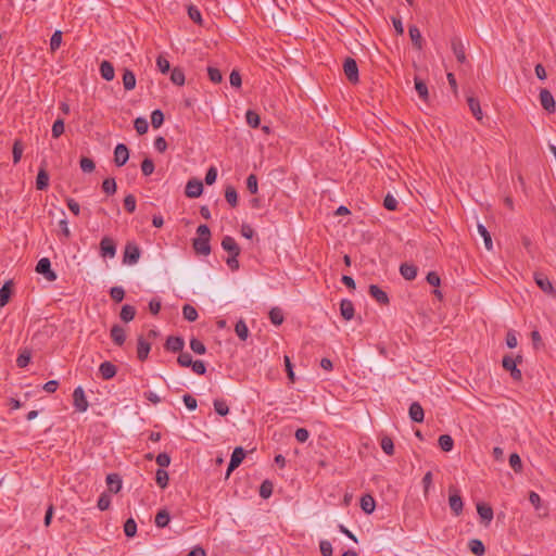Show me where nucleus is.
Masks as SVG:
<instances>
[{
  "label": "nucleus",
  "instance_id": "nucleus-1",
  "mask_svg": "<svg viewBox=\"0 0 556 556\" xmlns=\"http://www.w3.org/2000/svg\"><path fill=\"white\" fill-rule=\"evenodd\" d=\"M198 237L193 240V249L198 254L208 255L211 253V231L207 225H200L197 229Z\"/></svg>",
  "mask_w": 556,
  "mask_h": 556
},
{
  "label": "nucleus",
  "instance_id": "nucleus-2",
  "mask_svg": "<svg viewBox=\"0 0 556 556\" xmlns=\"http://www.w3.org/2000/svg\"><path fill=\"white\" fill-rule=\"evenodd\" d=\"M448 505L455 516H459L463 513L464 502L458 490L450 489Z\"/></svg>",
  "mask_w": 556,
  "mask_h": 556
},
{
  "label": "nucleus",
  "instance_id": "nucleus-3",
  "mask_svg": "<svg viewBox=\"0 0 556 556\" xmlns=\"http://www.w3.org/2000/svg\"><path fill=\"white\" fill-rule=\"evenodd\" d=\"M36 271L43 275L48 281H54L56 279V275L51 269V262L48 257H42L38 261Z\"/></svg>",
  "mask_w": 556,
  "mask_h": 556
},
{
  "label": "nucleus",
  "instance_id": "nucleus-4",
  "mask_svg": "<svg viewBox=\"0 0 556 556\" xmlns=\"http://www.w3.org/2000/svg\"><path fill=\"white\" fill-rule=\"evenodd\" d=\"M140 257V250L135 243H127L124 251L123 262L128 265H135Z\"/></svg>",
  "mask_w": 556,
  "mask_h": 556
},
{
  "label": "nucleus",
  "instance_id": "nucleus-5",
  "mask_svg": "<svg viewBox=\"0 0 556 556\" xmlns=\"http://www.w3.org/2000/svg\"><path fill=\"white\" fill-rule=\"evenodd\" d=\"M529 502L533 505L534 509L538 511L539 518L548 517V507H547V505H545L542 502L541 496L536 492L531 491L529 493Z\"/></svg>",
  "mask_w": 556,
  "mask_h": 556
},
{
  "label": "nucleus",
  "instance_id": "nucleus-6",
  "mask_svg": "<svg viewBox=\"0 0 556 556\" xmlns=\"http://www.w3.org/2000/svg\"><path fill=\"white\" fill-rule=\"evenodd\" d=\"M74 407L76 410L84 413L88 409V401L84 389L79 386L73 392Z\"/></svg>",
  "mask_w": 556,
  "mask_h": 556
},
{
  "label": "nucleus",
  "instance_id": "nucleus-7",
  "mask_svg": "<svg viewBox=\"0 0 556 556\" xmlns=\"http://www.w3.org/2000/svg\"><path fill=\"white\" fill-rule=\"evenodd\" d=\"M100 254L102 257L113 258L116 254V245L110 237L102 238L100 242Z\"/></svg>",
  "mask_w": 556,
  "mask_h": 556
},
{
  "label": "nucleus",
  "instance_id": "nucleus-8",
  "mask_svg": "<svg viewBox=\"0 0 556 556\" xmlns=\"http://www.w3.org/2000/svg\"><path fill=\"white\" fill-rule=\"evenodd\" d=\"M344 74L351 83L358 81V67L355 60L348 58L343 64Z\"/></svg>",
  "mask_w": 556,
  "mask_h": 556
},
{
  "label": "nucleus",
  "instance_id": "nucleus-9",
  "mask_svg": "<svg viewBox=\"0 0 556 556\" xmlns=\"http://www.w3.org/2000/svg\"><path fill=\"white\" fill-rule=\"evenodd\" d=\"M540 102L542 108L546 110L548 113H553L555 111V99L547 89H542L540 91Z\"/></svg>",
  "mask_w": 556,
  "mask_h": 556
},
{
  "label": "nucleus",
  "instance_id": "nucleus-10",
  "mask_svg": "<svg viewBox=\"0 0 556 556\" xmlns=\"http://www.w3.org/2000/svg\"><path fill=\"white\" fill-rule=\"evenodd\" d=\"M203 185L198 179H190L186 185V195L188 198L194 199L202 194Z\"/></svg>",
  "mask_w": 556,
  "mask_h": 556
},
{
  "label": "nucleus",
  "instance_id": "nucleus-11",
  "mask_svg": "<svg viewBox=\"0 0 556 556\" xmlns=\"http://www.w3.org/2000/svg\"><path fill=\"white\" fill-rule=\"evenodd\" d=\"M244 456H245V452L241 446H238L233 450L229 465H228V469H227V477L230 475V472L233 469H236L242 463Z\"/></svg>",
  "mask_w": 556,
  "mask_h": 556
},
{
  "label": "nucleus",
  "instance_id": "nucleus-12",
  "mask_svg": "<svg viewBox=\"0 0 556 556\" xmlns=\"http://www.w3.org/2000/svg\"><path fill=\"white\" fill-rule=\"evenodd\" d=\"M129 159V152L124 143H118L114 149V162L117 166H123Z\"/></svg>",
  "mask_w": 556,
  "mask_h": 556
},
{
  "label": "nucleus",
  "instance_id": "nucleus-13",
  "mask_svg": "<svg viewBox=\"0 0 556 556\" xmlns=\"http://www.w3.org/2000/svg\"><path fill=\"white\" fill-rule=\"evenodd\" d=\"M502 364L506 370L510 371V375L515 380L521 379V371L517 368L516 361L513 357L505 356Z\"/></svg>",
  "mask_w": 556,
  "mask_h": 556
},
{
  "label": "nucleus",
  "instance_id": "nucleus-14",
  "mask_svg": "<svg viewBox=\"0 0 556 556\" xmlns=\"http://www.w3.org/2000/svg\"><path fill=\"white\" fill-rule=\"evenodd\" d=\"M222 247L225 251H227L229 254L239 255L240 254V248L237 244L236 240L230 236H225L222 240Z\"/></svg>",
  "mask_w": 556,
  "mask_h": 556
},
{
  "label": "nucleus",
  "instance_id": "nucleus-15",
  "mask_svg": "<svg viewBox=\"0 0 556 556\" xmlns=\"http://www.w3.org/2000/svg\"><path fill=\"white\" fill-rule=\"evenodd\" d=\"M151 350V344L146 341L142 337L138 338V344H137V356L140 361H144Z\"/></svg>",
  "mask_w": 556,
  "mask_h": 556
},
{
  "label": "nucleus",
  "instance_id": "nucleus-16",
  "mask_svg": "<svg viewBox=\"0 0 556 556\" xmlns=\"http://www.w3.org/2000/svg\"><path fill=\"white\" fill-rule=\"evenodd\" d=\"M369 294L380 304H387L389 302L388 294L376 285L369 286Z\"/></svg>",
  "mask_w": 556,
  "mask_h": 556
},
{
  "label": "nucleus",
  "instance_id": "nucleus-17",
  "mask_svg": "<svg viewBox=\"0 0 556 556\" xmlns=\"http://www.w3.org/2000/svg\"><path fill=\"white\" fill-rule=\"evenodd\" d=\"M184 346L185 342L180 337H168L165 343V348L170 352H179Z\"/></svg>",
  "mask_w": 556,
  "mask_h": 556
},
{
  "label": "nucleus",
  "instance_id": "nucleus-18",
  "mask_svg": "<svg viewBox=\"0 0 556 556\" xmlns=\"http://www.w3.org/2000/svg\"><path fill=\"white\" fill-rule=\"evenodd\" d=\"M409 417L415 422H421L424 420L425 414L421 405L417 402H414L409 406Z\"/></svg>",
  "mask_w": 556,
  "mask_h": 556
},
{
  "label": "nucleus",
  "instance_id": "nucleus-19",
  "mask_svg": "<svg viewBox=\"0 0 556 556\" xmlns=\"http://www.w3.org/2000/svg\"><path fill=\"white\" fill-rule=\"evenodd\" d=\"M477 513L480 516V518L486 523H490L493 519V509L489 505H485L483 503L477 504Z\"/></svg>",
  "mask_w": 556,
  "mask_h": 556
},
{
  "label": "nucleus",
  "instance_id": "nucleus-20",
  "mask_svg": "<svg viewBox=\"0 0 556 556\" xmlns=\"http://www.w3.org/2000/svg\"><path fill=\"white\" fill-rule=\"evenodd\" d=\"M99 371L103 379L109 380L116 375V367L111 362H103L99 367Z\"/></svg>",
  "mask_w": 556,
  "mask_h": 556
},
{
  "label": "nucleus",
  "instance_id": "nucleus-21",
  "mask_svg": "<svg viewBox=\"0 0 556 556\" xmlns=\"http://www.w3.org/2000/svg\"><path fill=\"white\" fill-rule=\"evenodd\" d=\"M340 312L344 319L351 320L354 317V305L350 300H342L340 303Z\"/></svg>",
  "mask_w": 556,
  "mask_h": 556
},
{
  "label": "nucleus",
  "instance_id": "nucleus-22",
  "mask_svg": "<svg viewBox=\"0 0 556 556\" xmlns=\"http://www.w3.org/2000/svg\"><path fill=\"white\" fill-rule=\"evenodd\" d=\"M452 50L459 63L466 62L465 48L460 40H458V39L452 40Z\"/></svg>",
  "mask_w": 556,
  "mask_h": 556
},
{
  "label": "nucleus",
  "instance_id": "nucleus-23",
  "mask_svg": "<svg viewBox=\"0 0 556 556\" xmlns=\"http://www.w3.org/2000/svg\"><path fill=\"white\" fill-rule=\"evenodd\" d=\"M111 338L115 344L123 345L126 340L125 330L118 325L113 326L111 329Z\"/></svg>",
  "mask_w": 556,
  "mask_h": 556
},
{
  "label": "nucleus",
  "instance_id": "nucleus-24",
  "mask_svg": "<svg viewBox=\"0 0 556 556\" xmlns=\"http://www.w3.org/2000/svg\"><path fill=\"white\" fill-rule=\"evenodd\" d=\"M100 73L103 79L111 81L114 79V67L109 61H102L100 64Z\"/></svg>",
  "mask_w": 556,
  "mask_h": 556
},
{
  "label": "nucleus",
  "instance_id": "nucleus-25",
  "mask_svg": "<svg viewBox=\"0 0 556 556\" xmlns=\"http://www.w3.org/2000/svg\"><path fill=\"white\" fill-rule=\"evenodd\" d=\"M123 86L127 91H130L136 87V76L134 72L128 68H125L123 73Z\"/></svg>",
  "mask_w": 556,
  "mask_h": 556
},
{
  "label": "nucleus",
  "instance_id": "nucleus-26",
  "mask_svg": "<svg viewBox=\"0 0 556 556\" xmlns=\"http://www.w3.org/2000/svg\"><path fill=\"white\" fill-rule=\"evenodd\" d=\"M408 33H409V37H410V40L413 41L414 46L417 49H421L424 40H422L421 33H420L419 28L415 25H412L408 28Z\"/></svg>",
  "mask_w": 556,
  "mask_h": 556
},
{
  "label": "nucleus",
  "instance_id": "nucleus-27",
  "mask_svg": "<svg viewBox=\"0 0 556 556\" xmlns=\"http://www.w3.org/2000/svg\"><path fill=\"white\" fill-rule=\"evenodd\" d=\"M467 102H468L469 109H470L471 113L473 114V116L478 121H481L483 117V113H482L479 101L473 97H468Z\"/></svg>",
  "mask_w": 556,
  "mask_h": 556
},
{
  "label": "nucleus",
  "instance_id": "nucleus-28",
  "mask_svg": "<svg viewBox=\"0 0 556 556\" xmlns=\"http://www.w3.org/2000/svg\"><path fill=\"white\" fill-rule=\"evenodd\" d=\"M535 282L545 293H553L554 288L547 277L543 275H535Z\"/></svg>",
  "mask_w": 556,
  "mask_h": 556
},
{
  "label": "nucleus",
  "instance_id": "nucleus-29",
  "mask_svg": "<svg viewBox=\"0 0 556 556\" xmlns=\"http://www.w3.org/2000/svg\"><path fill=\"white\" fill-rule=\"evenodd\" d=\"M400 273L406 280H413L417 276V268L410 264H402Z\"/></svg>",
  "mask_w": 556,
  "mask_h": 556
},
{
  "label": "nucleus",
  "instance_id": "nucleus-30",
  "mask_svg": "<svg viewBox=\"0 0 556 556\" xmlns=\"http://www.w3.org/2000/svg\"><path fill=\"white\" fill-rule=\"evenodd\" d=\"M414 84H415V90L417 91L419 97L424 101H427L429 98V91H428L427 85L418 77H415Z\"/></svg>",
  "mask_w": 556,
  "mask_h": 556
},
{
  "label": "nucleus",
  "instance_id": "nucleus-31",
  "mask_svg": "<svg viewBox=\"0 0 556 556\" xmlns=\"http://www.w3.org/2000/svg\"><path fill=\"white\" fill-rule=\"evenodd\" d=\"M477 229L479 235L483 238L485 249L491 251L493 249V242L486 227L482 224H478Z\"/></svg>",
  "mask_w": 556,
  "mask_h": 556
},
{
  "label": "nucleus",
  "instance_id": "nucleus-32",
  "mask_svg": "<svg viewBox=\"0 0 556 556\" xmlns=\"http://www.w3.org/2000/svg\"><path fill=\"white\" fill-rule=\"evenodd\" d=\"M361 507L366 514H371L375 510L376 503L371 495H364L361 498Z\"/></svg>",
  "mask_w": 556,
  "mask_h": 556
},
{
  "label": "nucleus",
  "instance_id": "nucleus-33",
  "mask_svg": "<svg viewBox=\"0 0 556 556\" xmlns=\"http://www.w3.org/2000/svg\"><path fill=\"white\" fill-rule=\"evenodd\" d=\"M136 309L134 306L125 304L121 309V319L125 323L131 321L135 318Z\"/></svg>",
  "mask_w": 556,
  "mask_h": 556
},
{
  "label": "nucleus",
  "instance_id": "nucleus-34",
  "mask_svg": "<svg viewBox=\"0 0 556 556\" xmlns=\"http://www.w3.org/2000/svg\"><path fill=\"white\" fill-rule=\"evenodd\" d=\"M49 185V175L45 169H40L38 172L37 178H36V187L38 190H45Z\"/></svg>",
  "mask_w": 556,
  "mask_h": 556
},
{
  "label": "nucleus",
  "instance_id": "nucleus-35",
  "mask_svg": "<svg viewBox=\"0 0 556 556\" xmlns=\"http://www.w3.org/2000/svg\"><path fill=\"white\" fill-rule=\"evenodd\" d=\"M106 483L110 486L111 491L117 493L122 488V481L118 475L111 473L106 477Z\"/></svg>",
  "mask_w": 556,
  "mask_h": 556
},
{
  "label": "nucleus",
  "instance_id": "nucleus-36",
  "mask_svg": "<svg viewBox=\"0 0 556 556\" xmlns=\"http://www.w3.org/2000/svg\"><path fill=\"white\" fill-rule=\"evenodd\" d=\"M439 446L444 451V452H450L453 450V446H454V441L452 439L451 435L448 434H442L439 437Z\"/></svg>",
  "mask_w": 556,
  "mask_h": 556
},
{
  "label": "nucleus",
  "instance_id": "nucleus-37",
  "mask_svg": "<svg viewBox=\"0 0 556 556\" xmlns=\"http://www.w3.org/2000/svg\"><path fill=\"white\" fill-rule=\"evenodd\" d=\"M11 281H7L1 288H0V306H4L8 304L10 296H11Z\"/></svg>",
  "mask_w": 556,
  "mask_h": 556
},
{
  "label": "nucleus",
  "instance_id": "nucleus-38",
  "mask_svg": "<svg viewBox=\"0 0 556 556\" xmlns=\"http://www.w3.org/2000/svg\"><path fill=\"white\" fill-rule=\"evenodd\" d=\"M182 315L188 321H194L199 316L197 309L190 304H185L182 306Z\"/></svg>",
  "mask_w": 556,
  "mask_h": 556
},
{
  "label": "nucleus",
  "instance_id": "nucleus-39",
  "mask_svg": "<svg viewBox=\"0 0 556 556\" xmlns=\"http://www.w3.org/2000/svg\"><path fill=\"white\" fill-rule=\"evenodd\" d=\"M168 473L165 469H157L155 472V481L157 485L162 489L166 488L168 484Z\"/></svg>",
  "mask_w": 556,
  "mask_h": 556
},
{
  "label": "nucleus",
  "instance_id": "nucleus-40",
  "mask_svg": "<svg viewBox=\"0 0 556 556\" xmlns=\"http://www.w3.org/2000/svg\"><path fill=\"white\" fill-rule=\"evenodd\" d=\"M269 319L276 326L281 325L283 323L282 311L279 307L271 308L269 312Z\"/></svg>",
  "mask_w": 556,
  "mask_h": 556
},
{
  "label": "nucleus",
  "instance_id": "nucleus-41",
  "mask_svg": "<svg viewBox=\"0 0 556 556\" xmlns=\"http://www.w3.org/2000/svg\"><path fill=\"white\" fill-rule=\"evenodd\" d=\"M226 201L231 205L236 206L238 204V193L232 186H228L225 190Z\"/></svg>",
  "mask_w": 556,
  "mask_h": 556
},
{
  "label": "nucleus",
  "instance_id": "nucleus-42",
  "mask_svg": "<svg viewBox=\"0 0 556 556\" xmlns=\"http://www.w3.org/2000/svg\"><path fill=\"white\" fill-rule=\"evenodd\" d=\"M24 147L20 140H15L12 149L13 163L17 164L23 155Z\"/></svg>",
  "mask_w": 556,
  "mask_h": 556
},
{
  "label": "nucleus",
  "instance_id": "nucleus-43",
  "mask_svg": "<svg viewBox=\"0 0 556 556\" xmlns=\"http://www.w3.org/2000/svg\"><path fill=\"white\" fill-rule=\"evenodd\" d=\"M235 331H236L237 336L243 341L247 340L249 337V329H248L247 324L243 320H239L236 324Z\"/></svg>",
  "mask_w": 556,
  "mask_h": 556
},
{
  "label": "nucleus",
  "instance_id": "nucleus-44",
  "mask_svg": "<svg viewBox=\"0 0 556 556\" xmlns=\"http://www.w3.org/2000/svg\"><path fill=\"white\" fill-rule=\"evenodd\" d=\"M170 520L169 514L166 510H160L155 517V525L159 528H164Z\"/></svg>",
  "mask_w": 556,
  "mask_h": 556
},
{
  "label": "nucleus",
  "instance_id": "nucleus-45",
  "mask_svg": "<svg viewBox=\"0 0 556 556\" xmlns=\"http://www.w3.org/2000/svg\"><path fill=\"white\" fill-rule=\"evenodd\" d=\"M469 548L477 556H482L485 551L483 543L477 539L470 540Z\"/></svg>",
  "mask_w": 556,
  "mask_h": 556
},
{
  "label": "nucleus",
  "instance_id": "nucleus-46",
  "mask_svg": "<svg viewBox=\"0 0 556 556\" xmlns=\"http://www.w3.org/2000/svg\"><path fill=\"white\" fill-rule=\"evenodd\" d=\"M509 465L515 472L519 473L522 471V462L517 453H513L509 456Z\"/></svg>",
  "mask_w": 556,
  "mask_h": 556
},
{
  "label": "nucleus",
  "instance_id": "nucleus-47",
  "mask_svg": "<svg viewBox=\"0 0 556 556\" xmlns=\"http://www.w3.org/2000/svg\"><path fill=\"white\" fill-rule=\"evenodd\" d=\"M164 122V114L161 110L156 109L151 113V124L154 128L161 127Z\"/></svg>",
  "mask_w": 556,
  "mask_h": 556
},
{
  "label": "nucleus",
  "instance_id": "nucleus-48",
  "mask_svg": "<svg viewBox=\"0 0 556 556\" xmlns=\"http://www.w3.org/2000/svg\"><path fill=\"white\" fill-rule=\"evenodd\" d=\"M245 118H247V123L249 126H251L252 128H257L260 126V116L257 113H255L254 111H247V114H245Z\"/></svg>",
  "mask_w": 556,
  "mask_h": 556
},
{
  "label": "nucleus",
  "instance_id": "nucleus-49",
  "mask_svg": "<svg viewBox=\"0 0 556 556\" xmlns=\"http://www.w3.org/2000/svg\"><path fill=\"white\" fill-rule=\"evenodd\" d=\"M124 532H125L126 536H128V538L135 536V534L137 532V523L132 518H129L126 520V522L124 525Z\"/></svg>",
  "mask_w": 556,
  "mask_h": 556
},
{
  "label": "nucleus",
  "instance_id": "nucleus-50",
  "mask_svg": "<svg viewBox=\"0 0 556 556\" xmlns=\"http://www.w3.org/2000/svg\"><path fill=\"white\" fill-rule=\"evenodd\" d=\"M170 80L177 86H182L185 84L184 72L179 68H174L170 73Z\"/></svg>",
  "mask_w": 556,
  "mask_h": 556
},
{
  "label": "nucleus",
  "instance_id": "nucleus-51",
  "mask_svg": "<svg viewBox=\"0 0 556 556\" xmlns=\"http://www.w3.org/2000/svg\"><path fill=\"white\" fill-rule=\"evenodd\" d=\"M135 129L137 130V132L139 135H143L148 131V128H149V124H148V121L143 117H137L135 119Z\"/></svg>",
  "mask_w": 556,
  "mask_h": 556
},
{
  "label": "nucleus",
  "instance_id": "nucleus-52",
  "mask_svg": "<svg viewBox=\"0 0 556 556\" xmlns=\"http://www.w3.org/2000/svg\"><path fill=\"white\" fill-rule=\"evenodd\" d=\"M190 349L195 353V354H199V355H203L205 354L206 352V348L205 345L198 339L195 338H192L190 340Z\"/></svg>",
  "mask_w": 556,
  "mask_h": 556
},
{
  "label": "nucleus",
  "instance_id": "nucleus-53",
  "mask_svg": "<svg viewBox=\"0 0 556 556\" xmlns=\"http://www.w3.org/2000/svg\"><path fill=\"white\" fill-rule=\"evenodd\" d=\"M380 445H381L382 451L386 454H388V455H392L393 454V452H394V444H393V441H392L391 438L383 437L381 439Z\"/></svg>",
  "mask_w": 556,
  "mask_h": 556
},
{
  "label": "nucleus",
  "instance_id": "nucleus-54",
  "mask_svg": "<svg viewBox=\"0 0 556 556\" xmlns=\"http://www.w3.org/2000/svg\"><path fill=\"white\" fill-rule=\"evenodd\" d=\"M207 74L212 83L218 84L223 80V75L220 71L214 66L207 67Z\"/></svg>",
  "mask_w": 556,
  "mask_h": 556
},
{
  "label": "nucleus",
  "instance_id": "nucleus-55",
  "mask_svg": "<svg viewBox=\"0 0 556 556\" xmlns=\"http://www.w3.org/2000/svg\"><path fill=\"white\" fill-rule=\"evenodd\" d=\"M111 505V495L109 493H102L98 500V508L100 510H106Z\"/></svg>",
  "mask_w": 556,
  "mask_h": 556
},
{
  "label": "nucleus",
  "instance_id": "nucleus-56",
  "mask_svg": "<svg viewBox=\"0 0 556 556\" xmlns=\"http://www.w3.org/2000/svg\"><path fill=\"white\" fill-rule=\"evenodd\" d=\"M62 43V33L60 30H55L50 38V48L52 51H55L60 48Z\"/></svg>",
  "mask_w": 556,
  "mask_h": 556
},
{
  "label": "nucleus",
  "instance_id": "nucleus-57",
  "mask_svg": "<svg viewBox=\"0 0 556 556\" xmlns=\"http://www.w3.org/2000/svg\"><path fill=\"white\" fill-rule=\"evenodd\" d=\"M214 409L220 416H226L229 413V408L225 401L215 400L214 401Z\"/></svg>",
  "mask_w": 556,
  "mask_h": 556
},
{
  "label": "nucleus",
  "instance_id": "nucleus-58",
  "mask_svg": "<svg viewBox=\"0 0 556 556\" xmlns=\"http://www.w3.org/2000/svg\"><path fill=\"white\" fill-rule=\"evenodd\" d=\"M102 189L108 194H113L116 191V182L113 178H106L102 182Z\"/></svg>",
  "mask_w": 556,
  "mask_h": 556
},
{
  "label": "nucleus",
  "instance_id": "nucleus-59",
  "mask_svg": "<svg viewBox=\"0 0 556 556\" xmlns=\"http://www.w3.org/2000/svg\"><path fill=\"white\" fill-rule=\"evenodd\" d=\"M273 493V484L270 481L265 480L260 488V495L263 498H268Z\"/></svg>",
  "mask_w": 556,
  "mask_h": 556
},
{
  "label": "nucleus",
  "instance_id": "nucleus-60",
  "mask_svg": "<svg viewBox=\"0 0 556 556\" xmlns=\"http://www.w3.org/2000/svg\"><path fill=\"white\" fill-rule=\"evenodd\" d=\"M52 136L59 138L64 132V121L62 118L56 119L52 125Z\"/></svg>",
  "mask_w": 556,
  "mask_h": 556
},
{
  "label": "nucleus",
  "instance_id": "nucleus-61",
  "mask_svg": "<svg viewBox=\"0 0 556 556\" xmlns=\"http://www.w3.org/2000/svg\"><path fill=\"white\" fill-rule=\"evenodd\" d=\"M247 187L251 193H253V194L257 193L258 185H257V178L254 174H251L248 176Z\"/></svg>",
  "mask_w": 556,
  "mask_h": 556
},
{
  "label": "nucleus",
  "instance_id": "nucleus-62",
  "mask_svg": "<svg viewBox=\"0 0 556 556\" xmlns=\"http://www.w3.org/2000/svg\"><path fill=\"white\" fill-rule=\"evenodd\" d=\"M397 200L390 193H388L383 200V205L389 211H395L397 208Z\"/></svg>",
  "mask_w": 556,
  "mask_h": 556
},
{
  "label": "nucleus",
  "instance_id": "nucleus-63",
  "mask_svg": "<svg viewBox=\"0 0 556 556\" xmlns=\"http://www.w3.org/2000/svg\"><path fill=\"white\" fill-rule=\"evenodd\" d=\"M156 66L160 70V72L163 74H166L170 68L168 60L166 58H164L163 55L157 56Z\"/></svg>",
  "mask_w": 556,
  "mask_h": 556
},
{
  "label": "nucleus",
  "instance_id": "nucleus-64",
  "mask_svg": "<svg viewBox=\"0 0 556 556\" xmlns=\"http://www.w3.org/2000/svg\"><path fill=\"white\" fill-rule=\"evenodd\" d=\"M319 548L323 556H332V544L327 540L319 542Z\"/></svg>",
  "mask_w": 556,
  "mask_h": 556
}]
</instances>
